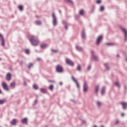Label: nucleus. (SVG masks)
I'll list each match as a JSON object with an SVG mask.
<instances>
[{
    "label": "nucleus",
    "instance_id": "ddd939ff",
    "mask_svg": "<svg viewBox=\"0 0 127 127\" xmlns=\"http://www.w3.org/2000/svg\"><path fill=\"white\" fill-rule=\"evenodd\" d=\"M63 23L65 25L64 26L65 29L67 30V29H68V26L69 25V24L67 23V22L65 20L63 21Z\"/></svg>",
    "mask_w": 127,
    "mask_h": 127
},
{
    "label": "nucleus",
    "instance_id": "49530a36",
    "mask_svg": "<svg viewBox=\"0 0 127 127\" xmlns=\"http://www.w3.org/2000/svg\"><path fill=\"white\" fill-rule=\"evenodd\" d=\"M23 61H21L20 62V65H23Z\"/></svg>",
    "mask_w": 127,
    "mask_h": 127
},
{
    "label": "nucleus",
    "instance_id": "de8ad7c7",
    "mask_svg": "<svg viewBox=\"0 0 127 127\" xmlns=\"http://www.w3.org/2000/svg\"><path fill=\"white\" fill-rule=\"evenodd\" d=\"M118 124H119V120H117L116 123H115V125H118Z\"/></svg>",
    "mask_w": 127,
    "mask_h": 127
},
{
    "label": "nucleus",
    "instance_id": "aec40b11",
    "mask_svg": "<svg viewBox=\"0 0 127 127\" xmlns=\"http://www.w3.org/2000/svg\"><path fill=\"white\" fill-rule=\"evenodd\" d=\"M104 66L105 67L106 70L109 71L110 70V66L108 64H104Z\"/></svg>",
    "mask_w": 127,
    "mask_h": 127
},
{
    "label": "nucleus",
    "instance_id": "72a5a7b5",
    "mask_svg": "<svg viewBox=\"0 0 127 127\" xmlns=\"http://www.w3.org/2000/svg\"><path fill=\"white\" fill-rule=\"evenodd\" d=\"M65 0L67 2H68L69 3H71V4H73V1H72V0Z\"/></svg>",
    "mask_w": 127,
    "mask_h": 127
},
{
    "label": "nucleus",
    "instance_id": "6e6552de",
    "mask_svg": "<svg viewBox=\"0 0 127 127\" xmlns=\"http://www.w3.org/2000/svg\"><path fill=\"white\" fill-rule=\"evenodd\" d=\"M120 104L122 106V109L123 110H126L127 108V102H120Z\"/></svg>",
    "mask_w": 127,
    "mask_h": 127
},
{
    "label": "nucleus",
    "instance_id": "39448f33",
    "mask_svg": "<svg viewBox=\"0 0 127 127\" xmlns=\"http://www.w3.org/2000/svg\"><path fill=\"white\" fill-rule=\"evenodd\" d=\"M102 39H103V36L102 35L99 36L96 39V45H99L100 43L101 42Z\"/></svg>",
    "mask_w": 127,
    "mask_h": 127
},
{
    "label": "nucleus",
    "instance_id": "f8f14e48",
    "mask_svg": "<svg viewBox=\"0 0 127 127\" xmlns=\"http://www.w3.org/2000/svg\"><path fill=\"white\" fill-rule=\"evenodd\" d=\"M71 79L72 81H73L74 83H75L77 88L79 89V88H80V86L79 85V83H78V81L75 79V77H74V76H71Z\"/></svg>",
    "mask_w": 127,
    "mask_h": 127
},
{
    "label": "nucleus",
    "instance_id": "dca6fc26",
    "mask_svg": "<svg viewBox=\"0 0 127 127\" xmlns=\"http://www.w3.org/2000/svg\"><path fill=\"white\" fill-rule=\"evenodd\" d=\"M98 91H99V85H97L95 86V89H94V92L96 94V96H98Z\"/></svg>",
    "mask_w": 127,
    "mask_h": 127
},
{
    "label": "nucleus",
    "instance_id": "9b49d317",
    "mask_svg": "<svg viewBox=\"0 0 127 127\" xmlns=\"http://www.w3.org/2000/svg\"><path fill=\"white\" fill-rule=\"evenodd\" d=\"M0 37L1 38V46H2L3 47H4V38H3V36H2V35H1V34H0Z\"/></svg>",
    "mask_w": 127,
    "mask_h": 127
},
{
    "label": "nucleus",
    "instance_id": "7c9ffc66",
    "mask_svg": "<svg viewBox=\"0 0 127 127\" xmlns=\"http://www.w3.org/2000/svg\"><path fill=\"white\" fill-rule=\"evenodd\" d=\"M10 87H13V88H14V87H15V82H11L10 83Z\"/></svg>",
    "mask_w": 127,
    "mask_h": 127
},
{
    "label": "nucleus",
    "instance_id": "3c124183",
    "mask_svg": "<svg viewBox=\"0 0 127 127\" xmlns=\"http://www.w3.org/2000/svg\"><path fill=\"white\" fill-rule=\"evenodd\" d=\"M125 116V114L122 113L121 114V117H124Z\"/></svg>",
    "mask_w": 127,
    "mask_h": 127
},
{
    "label": "nucleus",
    "instance_id": "37998d69",
    "mask_svg": "<svg viewBox=\"0 0 127 127\" xmlns=\"http://www.w3.org/2000/svg\"><path fill=\"white\" fill-rule=\"evenodd\" d=\"M48 82H49L50 83H55V81H54V80H49Z\"/></svg>",
    "mask_w": 127,
    "mask_h": 127
},
{
    "label": "nucleus",
    "instance_id": "2f4dec72",
    "mask_svg": "<svg viewBox=\"0 0 127 127\" xmlns=\"http://www.w3.org/2000/svg\"><path fill=\"white\" fill-rule=\"evenodd\" d=\"M114 85L118 87V88H120V83L118 82H114Z\"/></svg>",
    "mask_w": 127,
    "mask_h": 127
},
{
    "label": "nucleus",
    "instance_id": "f3484780",
    "mask_svg": "<svg viewBox=\"0 0 127 127\" xmlns=\"http://www.w3.org/2000/svg\"><path fill=\"white\" fill-rule=\"evenodd\" d=\"M105 91H106V87H102L101 89V95L102 96H104V95H105Z\"/></svg>",
    "mask_w": 127,
    "mask_h": 127
},
{
    "label": "nucleus",
    "instance_id": "473e14b6",
    "mask_svg": "<svg viewBox=\"0 0 127 127\" xmlns=\"http://www.w3.org/2000/svg\"><path fill=\"white\" fill-rule=\"evenodd\" d=\"M106 45H108V46H113V45H115V44L114 43H107L106 44Z\"/></svg>",
    "mask_w": 127,
    "mask_h": 127
},
{
    "label": "nucleus",
    "instance_id": "5701e85b",
    "mask_svg": "<svg viewBox=\"0 0 127 127\" xmlns=\"http://www.w3.org/2000/svg\"><path fill=\"white\" fill-rule=\"evenodd\" d=\"M92 58L94 60V61H98V60H99L98 57L96 56H93V57H92Z\"/></svg>",
    "mask_w": 127,
    "mask_h": 127
},
{
    "label": "nucleus",
    "instance_id": "bf43d9fd",
    "mask_svg": "<svg viewBox=\"0 0 127 127\" xmlns=\"http://www.w3.org/2000/svg\"><path fill=\"white\" fill-rule=\"evenodd\" d=\"M0 94H2L1 90L0 89Z\"/></svg>",
    "mask_w": 127,
    "mask_h": 127
},
{
    "label": "nucleus",
    "instance_id": "0e129e2a",
    "mask_svg": "<svg viewBox=\"0 0 127 127\" xmlns=\"http://www.w3.org/2000/svg\"><path fill=\"white\" fill-rule=\"evenodd\" d=\"M0 60H1V58H0Z\"/></svg>",
    "mask_w": 127,
    "mask_h": 127
},
{
    "label": "nucleus",
    "instance_id": "a19ab883",
    "mask_svg": "<svg viewBox=\"0 0 127 127\" xmlns=\"http://www.w3.org/2000/svg\"><path fill=\"white\" fill-rule=\"evenodd\" d=\"M52 52H53L54 53H57V52H58V50H52Z\"/></svg>",
    "mask_w": 127,
    "mask_h": 127
},
{
    "label": "nucleus",
    "instance_id": "a211bd4d",
    "mask_svg": "<svg viewBox=\"0 0 127 127\" xmlns=\"http://www.w3.org/2000/svg\"><path fill=\"white\" fill-rule=\"evenodd\" d=\"M16 119H13L12 120V122L10 123V125H11L12 126H15L16 125Z\"/></svg>",
    "mask_w": 127,
    "mask_h": 127
},
{
    "label": "nucleus",
    "instance_id": "e2e57ef3",
    "mask_svg": "<svg viewBox=\"0 0 127 127\" xmlns=\"http://www.w3.org/2000/svg\"><path fill=\"white\" fill-rule=\"evenodd\" d=\"M100 127H104V126H101Z\"/></svg>",
    "mask_w": 127,
    "mask_h": 127
},
{
    "label": "nucleus",
    "instance_id": "cd10ccee",
    "mask_svg": "<svg viewBox=\"0 0 127 127\" xmlns=\"http://www.w3.org/2000/svg\"><path fill=\"white\" fill-rule=\"evenodd\" d=\"M18 8H19V10L22 11V10H23V6L21 5H20L18 6Z\"/></svg>",
    "mask_w": 127,
    "mask_h": 127
},
{
    "label": "nucleus",
    "instance_id": "a878e982",
    "mask_svg": "<svg viewBox=\"0 0 127 127\" xmlns=\"http://www.w3.org/2000/svg\"><path fill=\"white\" fill-rule=\"evenodd\" d=\"M32 67H33V64L32 63H29L27 65L28 69H30V68H32Z\"/></svg>",
    "mask_w": 127,
    "mask_h": 127
},
{
    "label": "nucleus",
    "instance_id": "ea45409f",
    "mask_svg": "<svg viewBox=\"0 0 127 127\" xmlns=\"http://www.w3.org/2000/svg\"><path fill=\"white\" fill-rule=\"evenodd\" d=\"M87 71H89V70H91V65H89L87 66Z\"/></svg>",
    "mask_w": 127,
    "mask_h": 127
},
{
    "label": "nucleus",
    "instance_id": "393cba45",
    "mask_svg": "<svg viewBox=\"0 0 127 127\" xmlns=\"http://www.w3.org/2000/svg\"><path fill=\"white\" fill-rule=\"evenodd\" d=\"M35 23L37 24V25H41V24H42V23L40 20L36 21Z\"/></svg>",
    "mask_w": 127,
    "mask_h": 127
},
{
    "label": "nucleus",
    "instance_id": "4d7b16f0",
    "mask_svg": "<svg viewBox=\"0 0 127 127\" xmlns=\"http://www.w3.org/2000/svg\"><path fill=\"white\" fill-rule=\"evenodd\" d=\"M117 58H119V57H120V55H117Z\"/></svg>",
    "mask_w": 127,
    "mask_h": 127
},
{
    "label": "nucleus",
    "instance_id": "09e8293b",
    "mask_svg": "<svg viewBox=\"0 0 127 127\" xmlns=\"http://www.w3.org/2000/svg\"><path fill=\"white\" fill-rule=\"evenodd\" d=\"M75 17V18H79V15H76Z\"/></svg>",
    "mask_w": 127,
    "mask_h": 127
},
{
    "label": "nucleus",
    "instance_id": "b1692460",
    "mask_svg": "<svg viewBox=\"0 0 127 127\" xmlns=\"http://www.w3.org/2000/svg\"><path fill=\"white\" fill-rule=\"evenodd\" d=\"M4 103H6V99L0 100V105H3Z\"/></svg>",
    "mask_w": 127,
    "mask_h": 127
},
{
    "label": "nucleus",
    "instance_id": "6ab92c4d",
    "mask_svg": "<svg viewBox=\"0 0 127 127\" xmlns=\"http://www.w3.org/2000/svg\"><path fill=\"white\" fill-rule=\"evenodd\" d=\"M75 48H76V50H77V51H83V48H82L81 47L76 46Z\"/></svg>",
    "mask_w": 127,
    "mask_h": 127
},
{
    "label": "nucleus",
    "instance_id": "9d476101",
    "mask_svg": "<svg viewBox=\"0 0 127 127\" xmlns=\"http://www.w3.org/2000/svg\"><path fill=\"white\" fill-rule=\"evenodd\" d=\"M5 79L7 81H10L11 80V74L8 72L5 76Z\"/></svg>",
    "mask_w": 127,
    "mask_h": 127
},
{
    "label": "nucleus",
    "instance_id": "412c9836",
    "mask_svg": "<svg viewBox=\"0 0 127 127\" xmlns=\"http://www.w3.org/2000/svg\"><path fill=\"white\" fill-rule=\"evenodd\" d=\"M84 13H85V11H84V9H81L79 11V15H84Z\"/></svg>",
    "mask_w": 127,
    "mask_h": 127
},
{
    "label": "nucleus",
    "instance_id": "20e7f679",
    "mask_svg": "<svg viewBox=\"0 0 127 127\" xmlns=\"http://www.w3.org/2000/svg\"><path fill=\"white\" fill-rule=\"evenodd\" d=\"M120 29L122 30V31L124 33V40L125 41H127V31L125 28H124L123 27H120Z\"/></svg>",
    "mask_w": 127,
    "mask_h": 127
},
{
    "label": "nucleus",
    "instance_id": "1a4fd4ad",
    "mask_svg": "<svg viewBox=\"0 0 127 127\" xmlns=\"http://www.w3.org/2000/svg\"><path fill=\"white\" fill-rule=\"evenodd\" d=\"M2 87H3V89L5 90V91H8V86H7V84H6L5 82H2Z\"/></svg>",
    "mask_w": 127,
    "mask_h": 127
},
{
    "label": "nucleus",
    "instance_id": "f704fd0d",
    "mask_svg": "<svg viewBox=\"0 0 127 127\" xmlns=\"http://www.w3.org/2000/svg\"><path fill=\"white\" fill-rule=\"evenodd\" d=\"M49 90H50L51 91H53V85H50L49 87Z\"/></svg>",
    "mask_w": 127,
    "mask_h": 127
},
{
    "label": "nucleus",
    "instance_id": "f03ea898",
    "mask_svg": "<svg viewBox=\"0 0 127 127\" xmlns=\"http://www.w3.org/2000/svg\"><path fill=\"white\" fill-rule=\"evenodd\" d=\"M56 71L57 73H63V67L59 64L57 65L56 66Z\"/></svg>",
    "mask_w": 127,
    "mask_h": 127
},
{
    "label": "nucleus",
    "instance_id": "58836bf2",
    "mask_svg": "<svg viewBox=\"0 0 127 127\" xmlns=\"http://www.w3.org/2000/svg\"><path fill=\"white\" fill-rule=\"evenodd\" d=\"M91 53L92 57H93V56H95V55H94L95 53V52H94V51H91Z\"/></svg>",
    "mask_w": 127,
    "mask_h": 127
},
{
    "label": "nucleus",
    "instance_id": "79ce46f5",
    "mask_svg": "<svg viewBox=\"0 0 127 127\" xmlns=\"http://www.w3.org/2000/svg\"><path fill=\"white\" fill-rule=\"evenodd\" d=\"M36 104H37V100H35L34 101L33 106H35V105H36Z\"/></svg>",
    "mask_w": 127,
    "mask_h": 127
},
{
    "label": "nucleus",
    "instance_id": "680f3d73",
    "mask_svg": "<svg viewBox=\"0 0 127 127\" xmlns=\"http://www.w3.org/2000/svg\"><path fill=\"white\" fill-rule=\"evenodd\" d=\"M94 127H97V126L95 125L94 126Z\"/></svg>",
    "mask_w": 127,
    "mask_h": 127
},
{
    "label": "nucleus",
    "instance_id": "603ef678",
    "mask_svg": "<svg viewBox=\"0 0 127 127\" xmlns=\"http://www.w3.org/2000/svg\"><path fill=\"white\" fill-rule=\"evenodd\" d=\"M82 122L83 123V124H86V121H84V120H83V121H82Z\"/></svg>",
    "mask_w": 127,
    "mask_h": 127
},
{
    "label": "nucleus",
    "instance_id": "864d4df0",
    "mask_svg": "<svg viewBox=\"0 0 127 127\" xmlns=\"http://www.w3.org/2000/svg\"><path fill=\"white\" fill-rule=\"evenodd\" d=\"M59 85H60V86H62V85H63V83H62V82H60L59 83Z\"/></svg>",
    "mask_w": 127,
    "mask_h": 127
},
{
    "label": "nucleus",
    "instance_id": "4be33fe9",
    "mask_svg": "<svg viewBox=\"0 0 127 127\" xmlns=\"http://www.w3.org/2000/svg\"><path fill=\"white\" fill-rule=\"evenodd\" d=\"M40 91H41V93H43V94H45V93H47V91H46V89H45L44 88H41Z\"/></svg>",
    "mask_w": 127,
    "mask_h": 127
},
{
    "label": "nucleus",
    "instance_id": "bb28decb",
    "mask_svg": "<svg viewBox=\"0 0 127 127\" xmlns=\"http://www.w3.org/2000/svg\"><path fill=\"white\" fill-rule=\"evenodd\" d=\"M45 47H47V45H46L45 44L41 45V48H42V49H44V48H45Z\"/></svg>",
    "mask_w": 127,
    "mask_h": 127
},
{
    "label": "nucleus",
    "instance_id": "a18cd8bd",
    "mask_svg": "<svg viewBox=\"0 0 127 127\" xmlns=\"http://www.w3.org/2000/svg\"><path fill=\"white\" fill-rule=\"evenodd\" d=\"M40 60H41V59L39 58H37V61H40Z\"/></svg>",
    "mask_w": 127,
    "mask_h": 127
},
{
    "label": "nucleus",
    "instance_id": "c03bdc74",
    "mask_svg": "<svg viewBox=\"0 0 127 127\" xmlns=\"http://www.w3.org/2000/svg\"><path fill=\"white\" fill-rule=\"evenodd\" d=\"M96 3H101V0H96Z\"/></svg>",
    "mask_w": 127,
    "mask_h": 127
},
{
    "label": "nucleus",
    "instance_id": "f257e3e1",
    "mask_svg": "<svg viewBox=\"0 0 127 127\" xmlns=\"http://www.w3.org/2000/svg\"><path fill=\"white\" fill-rule=\"evenodd\" d=\"M27 38L33 46H37V45H38L39 41H38V40H35L34 36L29 35L27 36Z\"/></svg>",
    "mask_w": 127,
    "mask_h": 127
},
{
    "label": "nucleus",
    "instance_id": "4468645a",
    "mask_svg": "<svg viewBox=\"0 0 127 127\" xmlns=\"http://www.w3.org/2000/svg\"><path fill=\"white\" fill-rule=\"evenodd\" d=\"M21 124H23V125H27V118H25L23 119L21 121Z\"/></svg>",
    "mask_w": 127,
    "mask_h": 127
},
{
    "label": "nucleus",
    "instance_id": "8fccbe9b",
    "mask_svg": "<svg viewBox=\"0 0 127 127\" xmlns=\"http://www.w3.org/2000/svg\"><path fill=\"white\" fill-rule=\"evenodd\" d=\"M70 101H71V102H73V103H75L74 100L71 99Z\"/></svg>",
    "mask_w": 127,
    "mask_h": 127
},
{
    "label": "nucleus",
    "instance_id": "c756f323",
    "mask_svg": "<svg viewBox=\"0 0 127 127\" xmlns=\"http://www.w3.org/2000/svg\"><path fill=\"white\" fill-rule=\"evenodd\" d=\"M33 88L34 90H38V86L36 84H34Z\"/></svg>",
    "mask_w": 127,
    "mask_h": 127
},
{
    "label": "nucleus",
    "instance_id": "7ed1b4c3",
    "mask_svg": "<svg viewBox=\"0 0 127 127\" xmlns=\"http://www.w3.org/2000/svg\"><path fill=\"white\" fill-rule=\"evenodd\" d=\"M53 17V24L54 26H56L57 25V18L54 13H53L52 14Z\"/></svg>",
    "mask_w": 127,
    "mask_h": 127
},
{
    "label": "nucleus",
    "instance_id": "c85d7f7f",
    "mask_svg": "<svg viewBox=\"0 0 127 127\" xmlns=\"http://www.w3.org/2000/svg\"><path fill=\"white\" fill-rule=\"evenodd\" d=\"M76 70L77 71H81V66H80V64H78L77 68H76Z\"/></svg>",
    "mask_w": 127,
    "mask_h": 127
},
{
    "label": "nucleus",
    "instance_id": "6e6d98bb",
    "mask_svg": "<svg viewBox=\"0 0 127 127\" xmlns=\"http://www.w3.org/2000/svg\"><path fill=\"white\" fill-rule=\"evenodd\" d=\"M126 61L127 62V56H126Z\"/></svg>",
    "mask_w": 127,
    "mask_h": 127
},
{
    "label": "nucleus",
    "instance_id": "c9c22d12",
    "mask_svg": "<svg viewBox=\"0 0 127 127\" xmlns=\"http://www.w3.org/2000/svg\"><path fill=\"white\" fill-rule=\"evenodd\" d=\"M96 104L98 107H101V106H102V103H101V102H100L99 101L96 102Z\"/></svg>",
    "mask_w": 127,
    "mask_h": 127
},
{
    "label": "nucleus",
    "instance_id": "e433bc0d",
    "mask_svg": "<svg viewBox=\"0 0 127 127\" xmlns=\"http://www.w3.org/2000/svg\"><path fill=\"white\" fill-rule=\"evenodd\" d=\"M30 52L29 51V50L28 49L25 50V53H26V54H29Z\"/></svg>",
    "mask_w": 127,
    "mask_h": 127
},
{
    "label": "nucleus",
    "instance_id": "423d86ee",
    "mask_svg": "<svg viewBox=\"0 0 127 127\" xmlns=\"http://www.w3.org/2000/svg\"><path fill=\"white\" fill-rule=\"evenodd\" d=\"M65 62L67 65H69V66H74V63L72 62L70 59H66Z\"/></svg>",
    "mask_w": 127,
    "mask_h": 127
},
{
    "label": "nucleus",
    "instance_id": "052dcab7",
    "mask_svg": "<svg viewBox=\"0 0 127 127\" xmlns=\"http://www.w3.org/2000/svg\"><path fill=\"white\" fill-rule=\"evenodd\" d=\"M124 88H125V89H127V86H125Z\"/></svg>",
    "mask_w": 127,
    "mask_h": 127
},
{
    "label": "nucleus",
    "instance_id": "2eb2a0df",
    "mask_svg": "<svg viewBox=\"0 0 127 127\" xmlns=\"http://www.w3.org/2000/svg\"><path fill=\"white\" fill-rule=\"evenodd\" d=\"M81 38L83 39H85V38H86V34L85 33V30L84 29L81 32Z\"/></svg>",
    "mask_w": 127,
    "mask_h": 127
},
{
    "label": "nucleus",
    "instance_id": "0eeeda50",
    "mask_svg": "<svg viewBox=\"0 0 127 127\" xmlns=\"http://www.w3.org/2000/svg\"><path fill=\"white\" fill-rule=\"evenodd\" d=\"M83 88V92H87V91L88 90V84H87V82L86 81H84Z\"/></svg>",
    "mask_w": 127,
    "mask_h": 127
},
{
    "label": "nucleus",
    "instance_id": "5fc2aeb1",
    "mask_svg": "<svg viewBox=\"0 0 127 127\" xmlns=\"http://www.w3.org/2000/svg\"><path fill=\"white\" fill-rule=\"evenodd\" d=\"M24 86H26V82H24Z\"/></svg>",
    "mask_w": 127,
    "mask_h": 127
},
{
    "label": "nucleus",
    "instance_id": "4c0bfd02",
    "mask_svg": "<svg viewBox=\"0 0 127 127\" xmlns=\"http://www.w3.org/2000/svg\"><path fill=\"white\" fill-rule=\"evenodd\" d=\"M104 7H103V6H100V11H103V10H104Z\"/></svg>",
    "mask_w": 127,
    "mask_h": 127
},
{
    "label": "nucleus",
    "instance_id": "13d9d810",
    "mask_svg": "<svg viewBox=\"0 0 127 127\" xmlns=\"http://www.w3.org/2000/svg\"><path fill=\"white\" fill-rule=\"evenodd\" d=\"M59 12H60V13H61V10H59Z\"/></svg>",
    "mask_w": 127,
    "mask_h": 127
}]
</instances>
